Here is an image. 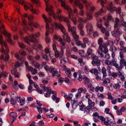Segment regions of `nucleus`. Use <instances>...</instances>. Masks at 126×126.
I'll use <instances>...</instances> for the list:
<instances>
[{"label": "nucleus", "instance_id": "20", "mask_svg": "<svg viewBox=\"0 0 126 126\" xmlns=\"http://www.w3.org/2000/svg\"><path fill=\"white\" fill-rule=\"evenodd\" d=\"M10 116L12 117L11 119V122L13 123L16 120V117H17V114L16 112H13L10 113L9 114Z\"/></svg>", "mask_w": 126, "mask_h": 126}, {"label": "nucleus", "instance_id": "6", "mask_svg": "<svg viewBox=\"0 0 126 126\" xmlns=\"http://www.w3.org/2000/svg\"><path fill=\"white\" fill-rule=\"evenodd\" d=\"M83 43H82L80 41H79L78 46H81L82 48L84 49L86 47V44L89 42V39L86 37L84 38L83 39Z\"/></svg>", "mask_w": 126, "mask_h": 126}, {"label": "nucleus", "instance_id": "32", "mask_svg": "<svg viewBox=\"0 0 126 126\" xmlns=\"http://www.w3.org/2000/svg\"><path fill=\"white\" fill-rule=\"evenodd\" d=\"M111 65H112L116 68H118L117 70H118V65L114 59H112L111 60Z\"/></svg>", "mask_w": 126, "mask_h": 126}, {"label": "nucleus", "instance_id": "1", "mask_svg": "<svg viewBox=\"0 0 126 126\" xmlns=\"http://www.w3.org/2000/svg\"><path fill=\"white\" fill-rule=\"evenodd\" d=\"M92 60L91 63L94 66H99L101 64V61L99 57L95 54H93L91 56Z\"/></svg>", "mask_w": 126, "mask_h": 126}, {"label": "nucleus", "instance_id": "23", "mask_svg": "<svg viewBox=\"0 0 126 126\" xmlns=\"http://www.w3.org/2000/svg\"><path fill=\"white\" fill-rule=\"evenodd\" d=\"M61 6L63 7L64 8L65 10H67V12L72 10L70 6L66 4L65 2L61 5Z\"/></svg>", "mask_w": 126, "mask_h": 126}, {"label": "nucleus", "instance_id": "29", "mask_svg": "<svg viewBox=\"0 0 126 126\" xmlns=\"http://www.w3.org/2000/svg\"><path fill=\"white\" fill-rule=\"evenodd\" d=\"M53 7L52 5H50L49 7V8L48 9V11L47 12H48V14L49 15L52 16L54 14V11L52 10L53 8Z\"/></svg>", "mask_w": 126, "mask_h": 126}, {"label": "nucleus", "instance_id": "53", "mask_svg": "<svg viewBox=\"0 0 126 126\" xmlns=\"http://www.w3.org/2000/svg\"><path fill=\"white\" fill-rule=\"evenodd\" d=\"M110 79L107 78L106 79H104L103 81V84H107V83H110Z\"/></svg>", "mask_w": 126, "mask_h": 126}, {"label": "nucleus", "instance_id": "34", "mask_svg": "<svg viewBox=\"0 0 126 126\" xmlns=\"http://www.w3.org/2000/svg\"><path fill=\"white\" fill-rule=\"evenodd\" d=\"M1 32L2 34L5 35V36L7 37H11V34L9 32H7L5 29H4L3 31Z\"/></svg>", "mask_w": 126, "mask_h": 126}, {"label": "nucleus", "instance_id": "49", "mask_svg": "<svg viewBox=\"0 0 126 126\" xmlns=\"http://www.w3.org/2000/svg\"><path fill=\"white\" fill-rule=\"evenodd\" d=\"M21 65V64L18 61H17L14 64L15 68H16L19 67Z\"/></svg>", "mask_w": 126, "mask_h": 126}, {"label": "nucleus", "instance_id": "33", "mask_svg": "<svg viewBox=\"0 0 126 126\" xmlns=\"http://www.w3.org/2000/svg\"><path fill=\"white\" fill-rule=\"evenodd\" d=\"M63 21L67 24L68 26L70 25V21L68 17H64L63 18Z\"/></svg>", "mask_w": 126, "mask_h": 126}, {"label": "nucleus", "instance_id": "19", "mask_svg": "<svg viewBox=\"0 0 126 126\" xmlns=\"http://www.w3.org/2000/svg\"><path fill=\"white\" fill-rule=\"evenodd\" d=\"M72 35L74 40L76 42V45L78 46L79 44L78 42L79 41H80V40H79V35L77 34V32Z\"/></svg>", "mask_w": 126, "mask_h": 126}, {"label": "nucleus", "instance_id": "38", "mask_svg": "<svg viewBox=\"0 0 126 126\" xmlns=\"http://www.w3.org/2000/svg\"><path fill=\"white\" fill-rule=\"evenodd\" d=\"M16 100H17L19 98V100L20 101V105L23 106L25 104V99L24 98L21 99L20 97H16Z\"/></svg>", "mask_w": 126, "mask_h": 126}, {"label": "nucleus", "instance_id": "17", "mask_svg": "<svg viewBox=\"0 0 126 126\" xmlns=\"http://www.w3.org/2000/svg\"><path fill=\"white\" fill-rule=\"evenodd\" d=\"M101 31L103 34H104L106 37H105L104 38L105 39L108 40V37L109 36L110 33L105 28H103L101 30Z\"/></svg>", "mask_w": 126, "mask_h": 126}, {"label": "nucleus", "instance_id": "39", "mask_svg": "<svg viewBox=\"0 0 126 126\" xmlns=\"http://www.w3.org/2000/svg\"><path fill=\"white\" fill-rule=\"evenodd\" d=\"M24 40L25 43L27 44L28 45H30V41H29V35L28 36H26L24 37Z\"/></svg>", "mask_w": 126, "mask_h": 126}, {"label": "nucleus", "instance_id": "58", "mask_svg": "<svg viewBox=\"0 0 126 126\" xmlns=\"http://www.w3.org/2000/svg\"><path fill=\"white\" fill-rule=\"evenodd\" d=\"M119 24L120 25H123L125 27H126V23L123 20L120 21L119 22Z\"/></svg>", "mask_w": 126, "mask_h": 126}, {"label": "nucleus", "instance_id": "7", "mask_svg": "<svg viewBox=\"0 0 126 126\" xmlns=\"http://www.w3.org/2000/svg\"><path fill=\"white\" fill-rule=\"evenodd\" d=\"M118 18H116L115 23L114 25V30L112 32V35L114 36L117 37L118 36Z\"/></svg>", "mask_w": 126, "mask_h": 126}, {"label": "nucleus", "instance_id": "63", "mask_svg": "<svg viewBox=\"0 0 126 126\" xmlns=\"http://www.w3.org/2000/svg\"><path fill=\"white\" fill-rule=\"evenodd\" d=\"M64 17L63 16L61 15L60 16H58V18L59 21H63V18Z\"/></svg>", "mask_w": 126, "mask_h": 126}, {"label": "nucleus", "instance_id": "5", "mask_svg": "<svg viewBox=\"0 0 126 126\" xmlns=\"http://www.w3.org/2000/svg\"><path fill=\"white\" fill-rule=\"evenodd\" d=\"M19 54L21 56H25L26 55L27 52L26 51L21 49L19 51L18 53L17 52L15 54V57L19 60L20 61L22 59V57H20Z\"/></svg>", "mask_w": 126, "mask_h": 126}, {"label": "nucleus", "instance_id": "14", "mask_svg": "<svg viewBox=\"0 0 126 126\" xmlns=\"http://www.w3.org/2000/svg\"><path fill=\"white\" fill-rule=\"evenodd\" d=\"M86 27L88 34L90 35L92 33L93 30V26L90 24H87L86 25Z\"/></svg>", "mask_w": 126, "mask_h": 126}, {"label": "nucleus", "instance_id": "40", "mask_svg": "<svg viewBox=\"0 0 126 126\" xmlns=\"http://www.w3.org/2000/svg\"><path fill=\"white\" fill-rule=\"evenodd\" d=\"M93 14L90 12H87V17L88 19H91L93 18Z\"/></svg>", "mask_w": 126, "mask_h": 126}, {"label": "nucleus", "instance_id": "9", "mask_svg": "<svg viewBox=\"0 0 126 126\" xmlns=\"http://www.w3.org/2000/svg\"><path fill=\"white\" fill-rule=\"evenodd\" d=\"M68 13L69 18L73 22L74 24L76 25L77 23V18L76 17L74 16V15L72 13V10L69 11Z\"/></svg>", "mask_w": 126, "mask_h": 126}, {"label": "nucleus", "instance_id": "54", "mask_svg": "<svg viewBox=\"0 0 126 126\" xmlns=\"http://www.w3.org/2000/svg\"><path fill=\"white\" fill-rule=\"evenodd\" d=\"M109 76H111L113 78H116L118 74L116 73L113 72L112 73H110L109 74Z\"/></svg>", "mask_w": 126, "mask_h": 126}, {"label": "nucleus", "instance_id": "43", "mask_svg": "<svg viewBox=\"0 0 126 126\" xmlns=\"http://www.w3.org/2000/svg\"><path fill=\"white\" fill-rule=\"evenodd\" d=\"M79 90H80V91L76 95V97L77 98L79 96H81V93L83 91V89L82 88H79L78 90V91Z\"/></svg>", "mask_w": 126, "mask_h": 126}, {"label": "nucleus", "instance_id": "24", "mask_svg": "<svg viewBox=\"0 0 126 126\" xmlns=\"http://www.w3.org/2000/svg\"><path fill=\"white\" fill-rule=\"evenodd\" d=\"M101 73L102 75H101V78L103 79L104 77H106L107 76L106 70L104 67H103L101 69Z\"/></svg>", "mask_w": 126, "mask_h": 126}, {"label": "nucleus", "instance_id": "46", "mask_svg": "<svg viewBox=\"0 0 126 126\" xmlns=\"http://www.w3.org/2000/svg\"><path fill=\"white\" fill-rule=\"evenodd\" d=\"M18 44L20 48L23 49L25 48L26 46L23 43L19 42H18Z\"/></svg>", "mask_w": 126, "mask_h": 126}, {"label": "nucleus", "instance_id": "15", "mask_svg": "<svg viewBox=\"0 0 126 126\" xmlns=\"http://www.w3.org/2000/svg\"><path fill=\"white\" fill-rule=\"evenodd\" d=\"M2 47L0 50V52H1V50L2 48H3L5 52V53H7L8 52H9V49L7 43L5 42L3 43V46H1Z\"/></svg>", "mask_w": 126, "mask_h": 126}, {"label": "nucleus", "instance_id": "25", "mask_svg": "<svg viewBox=\"0 0 126 126\" xmlns=\"http://www.w3.org/2000/svg\"><path fill=\"white\" fill-rule=\"evenodd\" d=\"M120 66L119 67V69H122L124 65H125V66H126V61H125V60L123 58L121 59L120 61Z\"/></svg>", "mask_w": 126, "mask_h": 126}, {"label": "nucleus", "instance_id": "13", "mask_svg": "<svg viewBox=\"0 0 126 126\" xmlns=\"http://www.w3.org/2000/svg\"><path fill=\"white\" fill-rule=\"evenodd\" d=\"M64 50L63 49H61L60 52H59L58 50L55 51L54 55L56 58L59 57L62 58L63 55Z\"/></svg>", "mask_w": 126, "mask_h": 126}, {"label": "nucleus", "instance_id": "27", "mask_svg": "<svg viewBox=\"0 0 126 126\" xmlns=\"http://www.w3.org/2000/svg\"><path fill=\"white\" fill-rule=\"evenodd\" d=\"M33 21L32 20L28 21V25L29 27H30L29 30L30 31H32L34 30L33 28L32 27L33 25Z\"/></svg>", "mask_w": 126, "mask_h": 126}, {"label": "nucleus", "instance_id": "51", "mask_svg": "<svg viewBox=\"0 0 126 126\" xmlns=\"http://www.w3.org/2000/svg\"><path fill=\"white\" fill-rule=\"evenodd\" d=\"M97 27L99 29L101 30L104 27H103L102 23H99L98 22H97Z\"/></svg>", "mask_w": 126, "mask_h": 126}, {"label": "nucleus", "instance_id": "37", "mask_svg": "<svg viewBox=\"0 0 126 126\" xmlns=\"http://www.w3.org/2000/svg\"><path fill=\"white\" fill-rule=\"evenodd\" d=\"M51 89H49V88H47V93L45 94V96L47 97H48L50 95L51 93Z\"/></svg>", "mask_w": 126, "mask_h": 126}, {"label": "nucleus", "instance_id": "42", "mask_svg": "<svg viewBox=\"0 0 126 126\" xmlns=\"http://www.w3.org/2000/svg\"><path fill=\"white\" fill-rule=\"evenodd\" d=\"M112 59H106L105 60V63L107 65H111Z\"/></svg>", "mask_w": 126, "mask_h": 126}, {"label": "nucleus", "instance_id": "57", "mask_svg": "<svg viewBox=\"0 0 126 126\" xmlns=\"http://www.w3.org/2000/svg\"><path fill=\"white\" fill-rule=\"evenodd\" d=\"M46 8L45 9V10L46 11H48V9L49 8V7L50 6H49V4L48 2V1H47V2H46Z\"/></svg>", "mask_w": 126, "mask_h": 126}, {"label": "nucleus", "instance_id": "18", "mask_svg": "<svg viewBox=\"0 0 126 126\" xmlns=\"http://www.w3.org/2000/svg\"><path fill=\"white\" fill-rule=\"evenodd\" d=\"M29 41L30 42L34 43H38V41L37 38L34 36L33 34H31L29 35Z\"/></svg>", "mask_w": 126, "mask_h": 126}, {"label": "nucleus", "instance_id": "50", "mask_svg": "<svg viewBox=\"0 0 126 126\" xmlns=\"http://www.w3.org/2000/svg\"><path fill=\"white\" fill-rule=\"evenodd\" d=\"M11 104L13 105H15L16 103L15 99H14L13 98H11L10 100Z\"/></svg>", "mask_w": 126, "mask_h": 126}, {"label": "nucleus", "instance_id": "36", "mask_svg": "<svg viewBox=\"0 0 126 126\" xmlns=\"http://www.w3.org/2000/svg\"><path fill=\"white\" fill-rule=\"evenodd\" d=\"M95 91L97 92L99 90L101 92H102L103 90V86L100 87L99 86H97L95 89Z\"/></svg>", "mask_w": 126, "mask_h": 126}, {"label": "nucleus", "instance_id": "44", "mask_svg": "<svg viewBox=\"0 0 126 126\" xmlns=\"http://www.w3.org/2000/svg\"><path fill=\"white\" fill-rule=\"evenodd\" d=\"M33 3L36 4L37 7H39L41 6V2H40L39 0H36L35 1L33 2Z\"/></svg>", "mask_w": 126, "mask_h": 126}, {"label": "nucleus", "instance_id": "55", "mask_svg": "<svg viewBox=\"0 0 126 126\" xmlns=\"http://www.w3.org/2000/svg\"><path fill=\"white\" fill-rule=\"evenodd\" d=\"M126 110L125 107H122L121 109L119 111V115H122V112H123Z\"/></svg>", "mask_w": 126, "mask_h": 126}, {"label": "nucleus", "instance_id": "16", "mask_svg": "<svg viewBox=\"0 0 126 126\" xmlns=\"http://www.w3.org/2000/svg\"><path fill=\"white\" fill-rule=\"evenodd\" d=\"M54 39L56 40H57L59 42H60L61 44L62 45V47H64L65 46V43L64 42L62 39L61 37H58L56 34H55L54 35Z\"/></svg>", "mask_w": 126, "mask_h": 126}, {"label": "nucleus", "instance_id": "26", "mask_svg": "<svg viewBox=\"0 0 126 126\" xmlns=\"http://www.w3.org/2000/svg\"><path fill=\"white\" fill-rule=\"evenodd\" d=\"M68 30L69 32L71 33L72 35L77 32L75 29L74 27H72L70 25L68 26Z\"/></svg>", "mask_w": 126, "mask_h": 126}, {"label": "nucleus", "instance_id": "3", "mask_svg": "<svg viewBox=\"0 0 126 126\" xmlns=\"http://www.w3.org/2000/svg\"><path fill=\"white\" fill-rule=\"evenodd\" d=\"M103 40L102 38H100L98 39V44L99 45V48L97 50V52L98 54L100 55V57L101 58H103L104 57L103 54V49L104 47V43L103 44Z\"/></svg>", "mask_w": 126, "mask_h": 126}, {"label": "nucleus", "instance_id": "48", "mask_svg": "<svg viewBox=\"0 0 126 126\" xmlns=\"http://www.w3.org/2000/svg\"><path fill=\"white\" fill-rule=\"evenodd\" d=\"M112 19V17L111 16V14L109 13L107 14V20L108 21H111Z\"/></svg>", "mask_w": 126, "mask_h": 126}, {"label": "nucleus", "instance_id": "41", "mask_svg": "<svg viewBox=\"0 0 126 126\" xmlns=\"http://www.w3.org/2000/svg\"><path fill=\"white\" fill-rule=\"evenodd\" d=\"M10 37H8L7 38V41L12 45H14L15 44V42L12 41Z\"/></svg>", "mask_w": 126, "mask_h": 126}, {"label": "nucleus", "instance_id": "28", "mask_svg": "<svg viewBox=\"0 0 126 126\" xmlns=\"http://www.w3.org/2000/svg\"><path fill=\"white\" fill-rule=\"evenodd\" d=\"M1 53H4V54L6 55L5 56V58L4 59V60L5 61H8L9 58V57L8 54L9 52H8L7 53H5V52L3 48H2V49H1Z\"/></svg>", "mask_w": 126, "mask_h": 126}, {"label": "nucleus", "instance_id": "64", "mask_svg": "<svg viewBox=\"0 0 126 126\" xmlns=\"http://www.w3.org/2000/svg\"><path fill=\"white\" fill-rule=\"evenodd\" d=\"M100 2L101 5L104 8V4H106L107 2V1H105L103 0H101Z\"/></svg>", "mask_w": 126, "mask_h": 126}, {"label": "nucleus", "instance_id": "11", "mask_svg": "<svg viewBox=\"0 0 126 126\" xmlns=\"http://www.w3.org/2000/svg\"><path fill=\"white\" fill-rule=\"evenodd\" d=\"M63 40L65 41V42L64 41L65 44L66 42L69 43L71 41V38L67 33L63 34Z\"/></svg>", "mask_w": 126, "mask_h": 126}, {"label": "nucleus", "instance_id": "56", "mask_svg": "<svg viewBox=\"0 0 126 126\" xmlns=\"http://www.w3.org/2000/svg\"><path fill=\"white\" fill-rule=\"evenodd\" d=\"M84 27V25L82 23H80L78 26V28L79 30H82Z\"/></svg>", "mask_w": 126, "mask_h": 126}, {"label": "nucleus", "instance_id": "52", "mask_svg": "<svg viewBox=\"0 0 126 126\" xmlns=\"http://www.w3.org/2000/svg\"><path fill=\"white\" fill-rule=\"evenodd\" d=\"M4 42L3 39V37L1 34H0V44L1 46H3V43Z\"/></svg>", "mask_w": 126, "mask_h": 126}, {"label": "nucleus", "instance_id": "10", "mask_svg": "<svg viewBox=\"0 0 126 126\" xmlns=\"http://www.w3.org/2000/svg\"><path fill=\"white\" fill-rule=\"evenodd\" d=\"M107 9L111 13H112L113 12L116 11L117 8L115 6H113V5L112 2H110L107 6Z\"/></svg>", "mask_w": 126, "mask_h": 126}, {"label": "nucleus", "instance_id": "60", "mask_svg": "<svg viewBox=\"0 0 126 126\" xmlns=\"http://www.w3.org/2000/svg\"><path fill=\"white\" fill-rule=\"evenodd\" d=\"M105 58L106 59H112V58L111 57L109 54H106L105 56Z\"/></svg>", "mask_w": 126, "mask_h": 126}, {"label": "nucleus", "instance_id": "62", "mask_svg": "<svg viewBox=\"0 0 126 126\" xmlns=\"http://www.w3.org/2000/svg\"><path fill=\"white\" fill-rule=\"evenodd\" d=\"M66 74L67 75L68 77H70L71 75V71L70 70H67L66 71Z\"/></svg>", "mask_w": 126, "mask_h": 126}, {"label": "nucleus", "instance_id": "61", "mask_svg": "<svg viewBox=\"0 0 126 126\" xmlns=\"http://www.w3.org/2000/svg\"><path fill=\"white\" fill-rule=\"evenodd\" d=\"M34 67L36 69H40V65L38 63H36L34 64Z\"/></svg>", "mask_w": 126, "mask_h": 126}, {"label": "nucleus", "instance_id": "35", "mask_svg": "<svg viewBox=\"0 0 126 126\" xmlns=\"http://www.w3.org/2000/svg\"><path fill=\"white\" fill-rule=\"evenodd\" d=\"M93 51L92 49L91 48H89L88 49L87 51V56H89L90 55L92 56L93 54H93Z\"/></svg>", "mask_w": 126, "mask_h": 126}, {"label": "nucleus", "instance_id": "2", "mask_svg": "<svg viewBox=\"0 0 126 126\" xmlns=\"http://www.w3.org/2000/svg\"><path fill=\"white\" fill-rule=\"evenodd\" d=\"M113 42L112 41L108 40L106 43H104V47L103 48L104 49L103 50V52L105 54H106L108 52L109 50L107 48H111V51H113Z\"/></svg>", "mask_w": 126, "mask_h": 126}, {"label": "nucleus", "instance_id": "21", "mask_svg": "<svg viewBox=\"0 0 126 126\" xmlns=\"http://www.w3.org/2000/svg\"><path fill=\"white\" fill-rule=\"evenodd\" d=\"M81 0H75L74 3L76 6H78L79 8L81 9H82L83 6L82 4L80 3V1Z\"/></svg>", "mask_w": 126, "mask_h": 126}, {"label": "nucleus", "instance_id": "4", "mask_svg": "<svg viewBox=\"0 0 126 126\" xmlns=\"http://www.w3.org/2000/svg\"><path fill=\"white\" fill-rule=\"evenodd\" d=\"M89 72L90 73L94 74L96 76L95 79L96 80H99L101 79V74L96 68L90 70Z\"/></svg>", "mask_w": 126, "mask_h": 126}, {"label": "nucleus", "instance_id": "47", "mask_svg": "<svg viewBox=\"0 0 126 126\" xmlns=\"http://www.w3.org/2000/svg\"><path fill=\"white\" fill-rule=\"evenodd\" d=\"M93 103V105H89L88 106H87V107H86V108H85L84 109V111H86L85 110V109L86 108L87 110H89V111L91 110V109H92V107H93V104H94Z\"/></svg>", "mask_w": 126, "mask_h": 126}, {"label": "nucleus", "instance_id": "45", "mask_svg": "<svg viewBox=\"0 0 126 126\" xmlns=\"http://www.w3.org/2000/svg\"><path fill=\"white\" fill-rule=\"evenodd\" d=\"M79 54L82 57H85V52L83 50H81L79 51Z\"/></svg>", "mask_w": 126, "mask_h": 126}, {"label": "nucleus", "instance_id": "31", "mask_svg": "<svg viewBox=\"0 0 126 126\" xmlns=\"http://www.w3.org/2000/svg\"><path fill=\"white\" fill-rule=\"evenodd\" d=\"M103 12V8H101L98 11L95 12L94 15L95 16L97 17L99 15H101Z\"/></svg>", "mask_w": 126, "mask_h": 126}, {"label": "nucleus", "instance_id": "59", "mask_svg": "<svg viewBox=\"0 0 126 126\" xmlns=\"http://www.w3.org/2000/svg\"><path fill=\"white\" fill-rule=\"evenodd\" d=\"M42 57L44 59L46 60L47 61H49L48 57L46 54H44L43 55Z\"/></svg>", "mask_w": 126, "mask_h": 126}, {"label": "nucleus", "instance_id": "12", "mask_svg": "<svg viewBox=\"0 0 126 126\" xmlns=\"http://www.w3.org/2000/svg\"><path fill=\"white\" fill-rule=\"evenodd\" d=\"M49 72L52 73V76L54 77L56 76L59 77L60 76V75L58 74V71L54 68H51Z\"/></svg>", "mask_w": 126, "mask_h": 126}, {"label": "nucleus", "instance_id": "30", "mask_svg": "<svg viewBox=\"0 0 126 126\" xmlns=\"http://www.w3.org/2000/svg\"><path fill=\"white\" fill-rule=\"evenodd\" d=\"M83 80L84 81V83L85 84H87L90 81V79L85 75L83 76Z\"/></svg>", "mask_w": 126, "mask_h": 126}, {"label": "nucleus", "instance_id": "8", "mask_svg": "<svg viewBox=\"0 0 126 126\" xmlns=\"http://www.w3.org/2000/svg\"><path fill=\"white\" fill-rule=\"evenodd\" d=\"M54 26L55 27V29H60L61 32L63 33L64 34L66 33H65L66 30L65 28L63 25L61 23H58L55 22L53 24Z\"/></svg>", "mask_w": 126, "mask_h": 126}, {"label": "nucleus", "instance_id": "22", "mask_svg": "<svg viewBox=\"0 0 126 126\" xmlns=\"http://www.w3.org/2000/svg\"><path fill=\"white\" fill-rule=\"evenodd\" d=\"M11 73L12 75H14L15 78H19V74L17 71V69L16 68H14L11 71Z\"/></svg>", "mask_w": 126, "mask_h": 126}]
</instances>
